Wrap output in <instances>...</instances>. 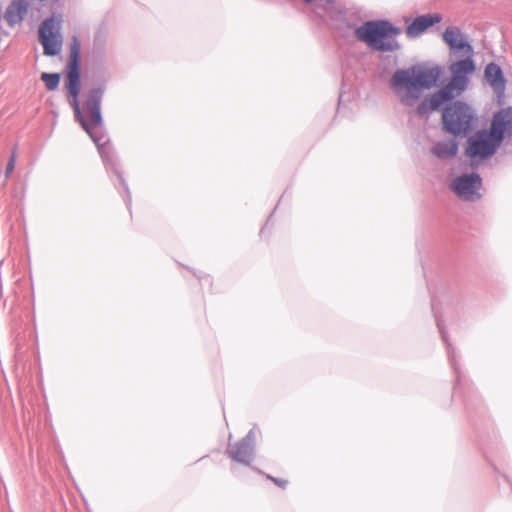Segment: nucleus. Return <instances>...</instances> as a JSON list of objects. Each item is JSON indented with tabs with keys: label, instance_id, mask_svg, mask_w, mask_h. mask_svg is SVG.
<instances>
[{
	"label": "nucleus",
	"instance_id": "nucleus-1",
	"mask_svg": "<svg viewBox=\"0 0 512 512\" xmlns=\"http://www.w3.org/2000/svg\"><path fill=\"white\" fill-rule=\"evenodd\" d=\"M80 44L76 38L70 47L69 60L66 67V81L65 86L72 97L70 104L73 108L76 120L81 124L82 128L91 135V129L101 124L100 103L103 95V90L100 88L91 89L87 96L84 105V113H82L78 101L80 94Z\"/></svg>",
	"mask_w": 512,
	"mask_h": 512
},
{
	"label": "nucleus",
	"instance_id": "nucleus-2",
	"mask_svg": "<svg viewBox=\"0 0 512 512\" xmlns=\"http://www.w3.org/2000/svg\"><path fill=\"white\" fill-rule=\"evenodd\" d=\"M440 76L438 67L415 65L395 71L390 87L402 104L411 106L421 97L423 90L436 86Z\"/></svg>",
	"mask_w": 512,
	"mask_h": 512
},
{
	"label": "nucleus",
	"instance_id": "nucleus-3",
	"mask_svg": "<svg viewBox=\"0 0 512 512\" xmlns=\"http://www.w3.org/2000/svg\"><path fill=\"white\" fill-rule=\"evenodd\" d=\"M473 55L462 54L463 59L455 61L449 66V71L452 75L451 80L442 89L419 104L417 107L419 115L424 116L438 110L443 104L452 100L467 88L469 75L473 74L476 70Z\"/></svg>",
	"mask_w": 512,
	"mask_h": 512
},
{
	"label": "nucleus",
	"instance_id": "nucleus-4",
	"mask_svg": "<svg viewBox=\"0 0 512 512\" xmlns=\"http://www.w3.org/2000/svg\"><path fill=\"white\" fill-rule=\"evenodd\" d=\"M401 29L388 21H369L358 27L355 31L357 39L366 43L374 50L393 52L399 49L396 38Z\"/></svg>",
	"mask_w": 512,
	"mask_h": 512
},
{
	"label": "nucleus",
	"instance_id": "nucleus-5",
	"mask_svg": "<svg viewBox=\"0 0 512 512\" xmlns=\"http://www.w3.org/2000/svg\"><path fill=\"white\" fill-rule=\"evenodd\" d=\"M442 120L445 130L454 135H460L473 129L477 118L469 105L464 102H455L444 109Z\"/></svg>",
	"mask_w": 512,
	"mask_h": 512
},
{
	"label": "nucleus",
	"instance_id": "nucleus-6",
	"mask_svg": "<svg viewBox=\"0 0 512 512\" xmlns=\"http://www.w3.org/2000/svg\"><path fill=\"white\" fill-rule=\"evenodd\" d=\"M501 143L488 130L483 129L468 139L465 154L472 162L491 157Z\"/></svg>",
	"mask_w": 512,
	"mask_h": 512
},
{
	"label": "nucleus",
	"instance_id": "nucleus-7",
	"mask_svg": "<svg viewBox=\"0 0 512 512\" xmlns=\"http://www.w3.org/2000/svg\"><path fill=\"white\" fill-rule=\"evenodd\" d=\"M61 22V16H53L46 19L39 28V41L43 46L45 55L54 56L59 54L61 51Z\"/></svg>",
	"mask_w": 512,
	"mask_h": 512
},
{
	"label": "nucleus",
	"instance_id": "nucleus-8",
	"mask_svg": "<svg viewBox=\"0 0 512 512\" xmlns=\"http://www.w3.org/2000/svg\"><path fill=\"white\" fill-rule=\"evenodd\" d=\"M481 178L478 174L462 175L453 180L451 189L465 201H475L480 198Z\"/></svg>",
	"mask_w": 512,
	"mask_h": 512
},
{
	"label": "nucleus",
	"instance_id": "nucleus-9",
	"mask_svg": "<svg viewBox=\"0 0 512 512\" xmlns=\"http://www.w3.org/2000/svg\"><path fill=\"white\" fill-rule=\"evenodd\" d=\"M490 134L500 143L512 136V108H502L493 115Z\"/></svg>",
	"mask_w": 512,
	"mask_h": 512
},
{
	"label": "nucleus",
	"instance_id": "nucleus-10",
	"mask_svg": "<svg viewBox=\"0 0 512 512\" xmlns=\"http://www.w3.org/2000/svg\"><path fill=\"white\" fill-rule=\"evenodd\" d=\"M443 41L453 54H474L473 48L462 31L455 26H449L443 32Z\"/></svg>",
	"mask_w": 512,
	"mask_h": 512
},
{
	"label": "nucleus",
	"instance_id": "nucleus-11",
	"mask_svg": "<svg viewBox=\"0 0 512 512\" xmlns=\"http://www.w3.org/2000/svg\"><path fill=\"white\" fill-rule=\"evenodd\" d=\"M28 7L29 3L26 0H14L8 5L3 18L9 26L18 25L26 16Z\"/></svg>",
	"mask_w": 512,
	"mask_h": 512
},
{
	"label": "nucleus",
	"instance_id": "nucleus-12",
	"mask_svg": "<svg viewBox=\"0 0 512 512\" xmlns=\"http://www.w3.org/2000/svg\"><path fill=\"white\" fill-rule=\"evenodd\" d=\"M441 19L439 14H426L416 17L407 27L406 34L408 37H417L429 27L439 23Z\"/></svg>",
	"mask_w": 512,
	"mask_h": 512
},
{
	"label": "nucleus",
	"instance_id": "nucleus-13",
	"mask_svg": "<svg viewBox=\"0 0 512 512\" xmlns=\"http://www.w3.org/2000/svg\"><path fill=\"white\" fill-rule=\"evenodd\" d=\"M484 76L493 90L499 96H503L506 88V80L500 66L495 63L488 64L485 68Z\"/></svg>",
	"mask_w": 512,
	"mask_h": 512
},
{
	"label": "nucleus",
	"instance_id": "nucleus-14",
	"mask_svg": "<svg viewBox=\"0 0 512 512\" xmlns=\"http://www.w3.org/2000/svg\"><path fill=\"white\" fill-rule=\"evenodd\" d=\"M228 455L232 460L245 465H249L252 459L251 448L246 441H240L230 445Z\"/></svg>",
	"mask_w": 512,
	"mask_h": 512
},
{
	"label": "nucleus",
	"instance_id": "nucleus-15",
	"mask_svg": "<svg viewBox=\"0 0 512 512\" xmlns=\"http://www.w3.org/2000/svg\"><path fill=\"white\" fill-rule=\"evenodd\" d=\"M458 146L455 141L439 142L432 148V153L438 158H452L457 154Z\"/></svg>",
	"mask_w": 512,
	"mask_h": 512
},
{
	"label": "nucleus",
	"instance_id": "nucleus-16",
	"mask_svg": "<svg viewBox=\"0 0 512 512\" xmlns=\"http://www.w3.org/2000/svg\"><path fill=\"white\" fill-rule=\"evenodd\" d=\"M41 80L44 82L48 90H54L58 87L60 77L59 74L42 73Z\"/></svg>",
	"mask_w": 512,
	"mask_h": 512
},
{
	"label": "nucleus",
	"instance_id": "nucleus-17",
	"mask_svg": "<svg viewBox=\"0 0 512 512\" xmlns=\"http://www.w3.org/2000/svg\"><path fill=\"white\" fill-rule=\"evenodd\" d=\"M15 164H16V156H15V154H13V155L11 156V158L9 159V162H8V164H7V166H6L5 174H6V176H7V177H8V176L12 173V171L14 170V168H15Z\"/></svg>",
	"mask_w": 512,
	"mask_h": 512
},
{
	"label": "nucleus",
	"instance_id": "nucleus-18",
	"mask_svg": "<svg viewBox=\"0 0 512 512\" xmlns=\"http://www.w3.org/2000/svg\"><path fill=\"white\" fill-rule=\"evenodd\" d=\"M270 479L275 483L277 484L278 486L284 488L287 484H288V481L287 480H284V479H278V478H273V477H270Z\"/></svg>",
	"mask_w": 512,
	"mask_h": 512
}]
</instances>
